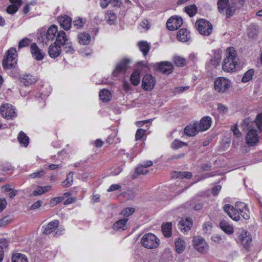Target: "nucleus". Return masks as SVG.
I'll use <instances>...</instances> for the list:
<instances>
[{
    "label": "nucleus",
    "mask_w": 262,
    "mask_h": 262,
    "mask_svg": "<svg viewBox=\"0 0 262 262\" xmlns=\"http://www.w3.org/2000/svg\"><path fill=\"white\" fill-rule=\"evenodd\" d=\"M234 135L236 137H239L241 135V133L237 127V126L235 125L234 126L233 128L231 129Z\"/></svg>",
    "instance_id": "obj_63"
},
{
    "label": "nucleus",
    "mask_w": 262,
    "mask_h": 262,
    "mask_svg": "<svg viewBox=\"0 0 262 262\" xmlns=\"http://www.w3.org/2000/svg\"><path fill=\"white\" fill-rule=\"evenodd\" d=\"M145 168L142 165H140L136 168V173L137 174H143L145 175L147 173L148 170L145 169Z\"/></svg>",
    "instance_id": "obj_53"
},
{
    "label": "nucleus",
    "mask_w": 262,
    "mask_h": 262,
    "mask_svg": "<svg viewBox=\"0 0 262 262\" xmlns=\"http://www.w3.org/2000/svg\"><path fill=\"white\" fill-rule=\"evenodd\" d=\"M30 49L33 57L36 60H41L43 58L45 53L39 49L35 43L31 44Z\"/></svg>",
    "instance_id": "obj_17"
},
{
    "label": "nucleus",
    "mask_w": 262,
    "mask_h": 262,
    "mask_svg": "<svg viewBox=\"0 0 262 262\" xmlns=\"http://www.w3.org/2000/svg\"><path fill=\"white\" fill-rule=\"evenodd\" d=\"M217 5L219 12L223 13L224 9L229 5V0H218Z\"/></svg>",
    "instance_id": "obj_37"
},
{
    "label": "nucleus",
    "mask_w": 262,
    "mask_h": 262,
    "mask_svg": "<svg viewBox=\"0 0 262 262\" xmlns=\"http://www.w3.org/2000/svg\"><path fill=\"white\" fill-rule=\"evenodd\" d=\"M61 52V46L55 43L51 44L48 49V54L52 58L57 57Z\"/></svg>",
    "instance_id": "obj_18"
},
{
    "label": "nucleus",
    "mask_w": 262,
    "mask_h": 262,
    "mask_svg": "<svg viewBox=\"0 0 262 262\" xmlns=\"http://www.w3.org/2000/svg\"><path fill=\"white\" fill-rule=\"evenodd\" d=\"M99 97L103 101H108L111 99V94L108 90L103 89L100 91Z\"/></svg>",
    "instance_id": "obj_35"
},
{
    "label": "nucleus",
    "mask_w": 262,
    "mask_h": 262,
    "mask_svg": "<svg viewBox=\"0 0 262 262\" xmlns=\"http://www.w3.org/2000/svg\"><path fill=\"white\" fill-rule=\"evenodd\" d=\"M18 8L19 7L18 6L12 4L7 7L6 11L9 14H13L17 12Z\"/></svg>",
    "instance_id": "obj_48"
},
{
    "label": "nucleus",
    "mask_w": 262,
    "mask_h": 262,
    "mask_svg": "<svg viewBox=\"0 0 262 262\" xmlns=\"http://www.w3.org/2000/svg\"><path fill=\"white\" fill-rule=\"evenodd\" d=\"M204 206L203 203L198 201V203L193 207V209L195 211L201 210Z\"/></svg>",
    "instance_id": "obj_58"
},
{
    "label": "nucleus",
    "mask_w": 262,
    "mask_h": 262,
    "mask_svg": "<svg viewBox=\"0 0 262 262\" xmlns=\"http://www.w3.org/2000/svg\"><path fill=\"white\" fill-rule=\"evenodd\" d=\"M127 221L128 219H124L116 222L113 225L114 229L119 230L120 229H123V230H125V228H124V227L126 226Z\"/></svg>",
    "instance_id": "obj_36"
},
{
    "label": "nucleus",
    "mask_w": 262,
    "mask_h": 262,
    "mask_svg": "<svg viewBox=\"0 0 262 262\" xmlns=\"http://www.w3.org/2000/svg\"><path fill=\"white\" fill-rule=\"evenodd\" d=\"M68 39L67 37L66 33L61 30L59 31L56 37V41L54 42L58 45L64 46L67 42H68Z\"/></svg>",
    "instance_id": "obj_21"
},
{
    "label": "nucleus",
    "mask_w": 262,
    "mask_h": 262,
    "mask_svg": "<svg viewBox=\"0 0 262 262\" xmlns=\"http://www.w3.org/2000/svg\"><path fill=\"white\" fill-rule=\"evenodd\" d=\"M182 24V19L181 17L172 16L168 19L166 26L168 30L173 31L180 28Z\"/></svg>",
    "instance_id": "obj_11"
},
{
    "label": "nucleus",
    "mask_w": 262,
    "mask_h": 262,
    "mask_svg": "<svg viewBox=\"0 0 262 262\" xmlns=\"http://www.w3.org/2000/svg\"><path fill=\"white\" fill-rule=\"evenodd\" d=\"M156 80L154 77L150 75H145L142 81V86L143 89L147 91H150L155 86Z\"/></svg>",
    "instance_id": "obj_10"
},
{
    "label": "nucleus",
    "mask_w": 262,
    "mask_h": 262,
    "mask_svg": "<svg viewBox=\"0 0 262 262\" xmlns=\"http://www.w3.org/2000/svg\"><path fill=\"white\" fill-rule=\"evenodd\" d=\"M120 4L119 0H100V5L102 8H105L109 5L112 7H118Z\"/></svg>",
    "instance_id": "obj_29"
},
{
    "label": "nucleus",
    "mask_w": 262,
    "mask_h": 262,
    "mask_svg": "<svg viewBox=\"0 0 262 262\" xmlns=\"http://www.w3.org/2000/svg\"><path fill=\"white\" fill-rule=\"evenodd\" d=\"M73 25L76 28H80L83 26V23L81 19H78L73 21Z\"/></svg>",
    "instance_id": "obj_62"
},
{
    "label": "nucleus",
    "mask_w": 262,
    "mask_h": 262,
    "mask_svg": "<svg viewBox=\"0 0 262 262\" xmlns=\"http://www.w3.org/2000/svg\"><path fill=\"white\" fill-rule=\"evenodd\" d=\"M196 125L197 123H193L187 125L184 129V134L189 137L195 136L199 132Z\"/></svg>",
    "instance_id": "obj_20"
},
{
    "label": "nucleus",
    "mask_w": 262,
    "mask_h": 262,
    "mask_svg": "<svg viewBox=\"0 0 262 262\" xmlns=\"http://www.w3.org/2000/svg\"><path fill=\"white\" fill-rule=\"evenodd\" d=\"M138 47L144 56H146L148 54L150 46L146 41H140L138 42Z\"/></svg>",
    "instance_id": "obj_34"
},
{
    "label": "nucleus",
    "mask_w": 262,
    "mask_h": 262,
    "mask_svg": "<svg viewBox=\"0 0 262 262\" xmlns=\"http://www.w3.org/2000/svg\"><path fill=\"white\" fill-rule=\"evenodd\" d=\"M212 226L210 223H206L203 226V231L205 233L209 234L211 231Z\"/></svg>",
    "instance_id": "obj_56"
},
{
    "label": "nucleus",
    "mask_w": 262,
    "mask_h": 262,
    "mask_svg": "<svg viewBox=\"0 0 262 262\" xmlns=\"http://www.w3.org/2000/svg\"><path fill=\"white\" fill-rule=\"evenodd\" d=\"M15 110V108L11 104L6 103L1 106L0 113L5 118L12 119L16 116Z\"/></svg>",
    "instance_id": "obj_8"
},
{
    "label": "nucleus",
    "mask_w": 262,
    "mask_h": 262,
    "mask_svg": "<svg viewBox=\"0 0 262 262\" xmlns=\"http://www.w3.org/2000/svg\"><path fill=\"white\" fill-rule=\"evenodd\" d=\"M195 25L198 32L203 35L209 36L212 32L211 24L205 19L197 20Z\"/></svg>",
    "instance_id": "obj_5"
},
{
    "label": "nucleus",
    "mask_w": 262,
    "mask_h": 262,
    "mask_svg": "<svg viewBox=\"0 0 262 262\" xmlns=\"http://www.w3.org/2000/svg\"><path fill=\"white\" fill-rule=\"evenodd\" d=\"M242 126L244 129L248 130L246 138L247 143L249 146L255 145L259 139L257 129L262 130V113L258 114L254 121L250 118H246L243 121Z\"/></svg>",
    "instance_id": "obj_1"
},
{
    "label": "nucleus",
    "mask_w": 262,
    "mask_h": 262,
    "mask_svg": "<svg viewBox=\"0 0 262 262\" xmlns=\"http://www.w3.org/2000/svg\"><path fill=\"white\" fill-rule=\"evenodd\" d=\"M52 188L51 185H47L45 186H37L36 189L34 190L31 194H30V197L40 195L42 194L50 191Z\"/></svg>",
    "instance_id": "obj_23"
},
{
    "label": "nucleus",
    "mask_w": 262,
    "mask_h": 262,
    "mask_svg": "<svg viewBox=\"0 0 262 262\" xmlns=\"http://www.w3.org/2000/svg\"><path fill=\"white\" fill-rule=\"evenodd\" d=\"M42 203V201L41 200H38L37 202H35L34 204H33L31 206V208L32 209H37L40 207Z\"/></svg>",
    "instance_id": "obj_61"
},
{
    "label": "nucleus",
    "mask_w": 262,
    "mask_h": 262,
    "mask_svg": "<svg viewBox=\"0 0 262 262\" xmlns=\"http://www.w3.org/2000/svg\"><path fill=\"white\" fill-rule=\"evenodd\" d=\"M193 245L195 250L200 253H205L208 249L207 243L202 237H194Z\"/></svg>",
    "instance_id": "obj_9"
},
{
    "label": "nucleus",
    "mask_w": 262,
    "mask_h": 262,
    "mask_svg": "<svg viewBox=\"0 0 262 262\" xmlns=\"http://www.w3.org/2000/svg\"><path fill=\"white\" fill-rule=\"evenodd\" d=\"M36 82V79L31 75H26L21 79V82L25 86H28Z\"/></svg>",
    "instance_id": "obj_31"
},
{
    "label": "nucleus",
    "mask_w": 262,
    "mask_h": 262,
    "mask_svg": "<svg viewBox=\"0 0 262 262\" xmlns=\"http://www.w3.org/2000/svg\"><path fill=\"white\" fill-rule=\"evenodd\" d=\"M18 140L20 144L23 145L25 147L27 146L29 142V138L23 132H20L18 136Z\"/></svg>",
    "instance_id": "obj_33"
},
{
    "label": "nucleus",
    "mask_w": 262,
    "mask_h": 262,
    "mask_svg": "<svg viewBox=\"0 0 262 262\" xmlns=\"http://www.w3.org/2000/svg\"><path fill=\"white\" fill-rule=\"evenodd\" d=\"M177 38L179 41L186 42L190 38L189 33L185 29H181L177 33Z\"/></svg>",
    "instance_id": "obj_27"
},
{
    "label": "nucleus",
    "mask_w": 262,
    "mask_h": 262,
    "mask_svg": "<svg viewBox=\"0 0 262 262\" xmlns=\"http://www.w3.org/2000/svg\"><path fill=\"white\" fill-rule=\"evenodd\" d=\"M198 201L195 198H192L191 200L186 202L184 204V207L187 209H192L193 207L198 203Z\"/></svg>",
    "instance_id": "obj_45"
},
{
    "label": "nucleus",
    "mask_w": 262,
    "mask_h": 262,
    "mask_svg": "<svg viewBox=\"0 0 262 262\" xmlns=\"http://www.w3.org/2000/svg\"><path fill=\"white\" fill-rule=\"evenodd\" d=\"M12 262H28V260L24 255L15 254L12 257Z\"/></svg>",
    "instance_id": "obj_38"
},
{
    "label": "nucleus",
    "mask_w": 262,
    "mask_h": 262,
    "mask_svg": "<svg viewBox=\"0 0 262 262\" xmlns=\"http://www.w3.org/2000/svg\"><path fill=\"white\" fill-rule=\"evenodd\" d=\"M121 186L119 184H113L112 185L110 188L108 189L107 191L111 192L113 191L116 190H118L121 188Z\"/></svg>",
    "instance_id": "obj_60"
},
{
    "label": "nucleus",
    "mask_w": 262,
    "mask_h": 262,
    "mask_svg": "<svg viewBox=\"0 0 262 262\" xmlns=\"http://www.w3.org/2000/svg\"><path fill=\"white\" fill-rule=\"evenodd\" d=\"M211 239L215 243H220L222 240V238L221 236L213 235L211 237Z\"/></svg>",
    "instance_id": "obj_64"
},
{
    "label": "nucleus",
    "mask_w": 262,
    "mask_h": 262,
    "mask_svg": "<svg viewBox=\"0 0 262 262\" xmlns=\"http://www.w3.org/2000/svg\"><path fill=\"white\" fill-rule=\"evenodd\" d=\"M130 62V60L127 58H124L120 61L117 65L116 69L113 72V75L117 76L121 73H125L127 69V65Z\"/></svg>",
    "instance_id": "obj_13"
},
{
    "label": "nucleus",
    "mask_w": 262,
    "mask_h": 262,
    "mask_svg": "<svg viewBox=\"0 0 262 262\" xmlns=\"http://www.w3.org/2000/svg\"><path fill=\"white\" fill-rule=\"evenodd\" d=\"M72 19L68 16H64L58 18L61 27L65 30H69L71 26Z\"/></svg>",
    "instance_id": "obj_24"
},
{
    "label": "nucleus",
    "mask_w": 262,
    "mask_h": 262,
    "mask_svg": "<svg viewBox=\"0 0 262 262\" xmlns=\"http://www.w3.org/2000/svg\"><path fill=\"white\" fill-rule=\"evenodd\" d=\"M220 226L221 228L227 233H232L233 232V228L230 226L227 223L222 222L220 223Z\"/></svg>",
    "instance_id": "obj_39"
},
{
    "label": "nucleus",
    "mask_w": 262,
    "mask_h": 262,
    "mask_svg": "<svg viewBox=\"0 0 262 262\" xmlns=\"http://www.w3.org/2000/svg\"><path fill=\"white\" fill-rule=\"evenodd\" d=\"M230 81L224 77H219L214 81V89L220 93L225 92L230 87Z\"/></svg>",
    "instance_id": "obj_7"
},
{
    "label": "nucleus",
    "mask_w": 262,
    "mask_h": 262,
    "mask_svg": "<svg viewBox=\"0 0 262 262\" xmlns=\"http://www.w3.org/2000/svg\"><path fill=\"white\" fill-rule=\"evenodd\" d=\"M140 74L138 71H135L130 76V81L132 83L137 86L138 85L140 81Z\"/></svg>",
    "instance_id": "obj_32"
},
{
    "label": "nucleus",
    "mask_w": 262,
    "mask_h": 262,
    "mask_svg": "<svg viewBox=\"0 0 262 262\" xmlns=\"http://www.w3.org/2000/svg\"><path fill=\"white\" fill-rule=\"evenodd\" d=\"M145 132V130L143 129L140 128L138 129L136 133V140H139L142 138L143 136L144 135V133Z\"/></svg>",
    "instance_id": "obj_55"
},
{
    "label": "nucleus",
    "mask_w": 262,
    "mask_h": 262,
    "mask_svg": "<svg viewBox=\"0 0 262 262\" xmlns=\"http://www.w3.org/2000/svg\"><path fill=\"white\" fill-rule=\"evenodd\" d=\"M64 50L66 53L73 54L75 50L73 48L71 42H67L65 45H64Z\"/></svg>",
    "instance_id": "obj_49"
},
{
    "label": "nucleus",
    "mask_w": 262,
    "mask_h": 262,
    "mask_svg": "<svg viewBox=\"0 0 262 262\" xmlns=\"http://www.w3.org/2000/svg\"><path fill=\"white\" fill-rule=\"evenodd\" d=\"M106 21L110 25H113L114 24L116 20V14L112 12H107L106 13Z\"/></svg>",
    "instance_id": "obj_41"
},
{
    "label": "nucleus",
    "mask_w": 262,
    "mask_h": 262,
    "mask_svg": "<svg viewBox=\"0 0 262 262\" xmlns=\"http://www.w3.org/2000/svg\"><path fill=\"white\" fill-rule=\"evenodd\" d=\"M16 50L10 49L7 52L3 60V67L4 69H11L15 67L17 62Z\"/></svg>",
    "instance_id": "obj_4"
},
{
    "label": "nucleus",
    "mask_w": 262,
    "mask_h": 262,
    "mask_svg": "<svg viewBox=\"0 0 262 262\" xmlns=\"http://www.w3.org/2000/svg\"><path fill=\"white\" fill-rule=\"evenodd\" d=\"M31 43V40L28 38H24L21 39L18 43V48L20 49L24 47H27Z\"/></svg>",
    "instance_id": "obj_50"
},
{
    "label": "nucleus",
    "mask_w": 262,
    "mask_h": 262,
    "mask_svg": "<svg viewBox=\"0 0 262 262\" xmlns=\"http://www.w3.org/2000/svg\"><path fill=\"white\" fill-rule=\"evenodd\" d=\"M224 210L232 220L236 221H238L240 220V212L233 206L229 204H226L224 207Z\"/></svg>",
    "instance_id": "obj_14"
},
{
    "label": "nucleus",
    "mask_w": 262,
    "mask_h": 262,
    "mask_svg": "<svg viewBox=\"0 0 262 262\" xmlns=\"http://www.w3.org/2000/svg\"><path fill=\"white\" fill-rule=\"evenodd\" d=\"M254 73V71L253 69H250L248 71H247L244 74L242 79V81L243 82H247L249 81L251 79H252Z\"/></svg>",
    "instance_id": "obj_40"
},
{
    "label": "nucleus",
    "mask_w": 262,
    "mask_h": 262,
    "mask_svg": "<svg viewBox=\"0 0 262 262\" xmlns=\"http://www.w3.org/2000/svg\"><path fill=\"white\" fill-rule=\"evenodd\" d=\"M135 212V209L132 207H127L123 209L121 212V214L124 216H128L132 215Z\"/></svg>",
    "instance_id": "obj_47"
},
{
    "label": "nucleus",
    "mask_w": 262,
    "mask_h": 262,
    "mask_svg": "<svg viewBox=\"0 0 262 262\" xmlns=\"http://www.w3.org/2000/svg\"><path fill=\"white\" fill-rule=\"evenodd\" d=\"M197 123V128L199 132L207 130L211 126L212 119L210 117H203L199 122Z\"/></svg>",
    "instance_id": "obj_15"
},
{
    "label": "nucleus",
    "mask_w": 262,
    "mask_h": 262,
    "mask_svg": "<svg viewBox=\"0 0 262 262\" xmlns=\"http://www.w3.org/2000/svg\"><path fill=\"white\" fill-rule=\"evenodd\" d=\"M44 174L43 170H40L37 172H33L29 175L31 178H40Z\"/></svg>",
    "instance_id": "obj_57"
},
{
    "label": "nucleus",
    "mask_w": 262,
    "mask_h": 262,
    "mask_svg": "<svg viewBox=\"0 0 262 262\" xmlns=\"http://www.w3.org/2000/svg\"><path fill=\"white\" fill-rule=\"evenodd\" d=\"M78 40L80 44L85 45L90 43L91 37L87 33H81L78 35Z\"/></svg>",
    "instance_id": "obj_28"
},
{
    "label": "nucleus",
    "mask_w": 262,
    "mask_h": 262,
    "mask_svg": "<svg viewBox=\"0 0 262 262\" xmlns=\"http://www.w3.org/2000/svg\"><path fill=\"white\" fill-rule=\"evenodd\" d=\"M192 176L191 172L188 171L179 172L177 174L178 178H186L190 179Z\"/></svg>",
    "instance_id": "obj_51"
},
{
    "label": "nucleus",
    "mask_w": 262,
    "mask_h": 262,
    "mask_svg": "<svg viewBox=\"0 0 262 262\" xmlns=\"http://www.w3.org/2000/svg\"><path fill=\"white\" fill-rule=\"evenodd\" d=\"M187 145V144L185 142L180 141L178 140H174L172 143L171 147L173 149H178Z\"/></svg>",
    "instance_id": "obj_46"
},
{
    "label": "nucleus",
    "mask_w": 262,
    "mask_h": 262,
    "mask_svg": "<svg viewBox=\"0 0 262 262\" xmlns=\"http://www.w3.org/2000/svg\"><path fill=\"white\" fill-rule=\"evenodd\" d=\"M172 224L171 223H166L162 226V230L164 236L169 237L171 235Z\"/></svg>",
    "instance_id": "obj_30"
},
{
    "label": "nucleus",
    "mask_w": 262,
    "mask_h": 262,
    "mask_svg": "<svg viewBox=\"0 0 262 262\" xmlns=\"http://www.w3.org/2000/svg\"><path fill=\"white\" fill-rule=\"evenodd\" d=\"M59 221L57 220L49 222L46 225L42 226L43 234L47 235L52 234L53 236L60 234L61 231H59L57 229Z\"/></svg>",
    "instance_id": "obj_6"
},
{
    "label": "nucleus",
    "mask_w": 262,
    "mask_h": 262,
    "mask_svg": "<svg viewBox=\"0 0 262 262\" xmlns=\"http://www.w3.org/2000/svg\"><path fill=\"white\" fill-rule=\"evenodd\" d=\"M179 226L181 230L187 231L189 230L192 226V220L190 218L182 219L179 222Z\"/></svg>",
    "instance_id": "obj_26"
},
{
    "label": "nucleus",
    "mask_w": 262,
    "mask_h": 262,
    "mask_svg": "<svg viewBox=\"0 0 262 262\" xmlns=\"http://www.w3.org/2000/svg\"><path fill=\"white\" fill-rule=\"evenodd\" d=\"M158 69L160 72L164 74H169L173 71V66L171 63L167 61L162 62L159 64Z\"/></svg>",
    "instance_id": "obj_19"
},
{
    "label": "nucleus",
    "mask_w": 262,
    "mask_h": 262,
    "mask_svg": "<svg viewBox=\"0 0 262 262\" xmlns=\"http://www.w3.org/2000/svg\"><path fill=\"white\" fill-rule=\"evenodd\" d=\"M140 243L144 248L152 249L159 246L160 239L155 234L148 233L143 236Z\"/></svg>",
    "instance_id": "obj_3"
},
{
    "label": "nucleus",
    "mask_w": 262,
    "mask_h": 262,
    "mask_svg": "<svg viewBox=\"0 0 262 262\" xmlns=\"http://www.w3.org/2000/svg\"><path fill=\"white\" fill-rule=\"evenodd\" d=\"M235 208L240 212L241 215L245 220L250 219L249 211L246 204L243 202H237L235 204Z\"/></svg>",
    "instance_id": "obj_16"
},
{
    "label": "nucleus",
    "mask_w": 262,
    "mask_h": 262,
    "mask_svg": "<svg viewBox=\"0 0 262 262\" xmlns=\"http://www.w3.org/2000/svg\"><path fill=\"white\" fill-rule=\"evenodd\" d=\"M240 240L244 247L248 248L252 242V238L248 232L244 231L240 235Z\"/></svg>",
    "instance_id": "obj_22"
},
{
    "label": "nucleus",
    "mask_w": 262,
    "mask_h": 262,
    "mask_svg": "<svg viewBox=\"0 0 262 262\" xmlns=\"http://www.w3.org/2000/svg\"><path fill=\"white\" fill-rule=\"evenodd\" d=\"M73 173L72 172H70L67 178L66 179V180L63 182V183L65 184L64 186L66 187H69L71 186V183L73 181Z\"/></svg>",
    "instance_id": "obj_54"
},
{
    "label": "nucleus",
    "mask_w": 262,
    "mask_h": 262,
    "mask_svg": "<svg viewBox=\"0 0 262 262\" xmlns=\"http://www.w3.org/2000/svg\"><path fill=\"white\" fill-rule=\"evenodd\" d=\"M186 12L190 16H193L197 12V7L195 5H191L190 7L185 8Z\"/></svg>",
    "instance_id": "obj_43"
},
{
    "label": "nucleus",
    "mask_w": 262,
    "mask_h": 262,
    "mask_svg": "<svg viewBox=\"0 0 262 262\" xmlns=\"http://www.w3.org/2000/svg\"><path fill=\"white\" fill-rule=\"evenodd\" d=\"M12 220L9 216H5L0 220V227H3L9 224Z\"/></svg>",
    "instance_id": "obj_52"
},
{
    "label": "nucleus",
    "mask_w": 262,
    "mask_h": 262,
    "mask_svg": "<svg viewBox=\"0 0 262 262\" xmlns=\"http://www.w3.org/2000/svg\"><path fill=\"white\" fill-rule=\"evenodd\" d=\"M176 251L178 253H182L186 248V242L180 237H178L174 242Z\"/></svg>",
    "instance_id": "obj_25"
},
{
    "label": "nucleus",
    "mask_w": 262,
    "mask_h": 262,
    "mask_svg": "<svg viewBox=\"0 0 262 262\" xmlns=\"http://www.w3.org/2000/svg\"><path fill=\"white\" fill-rule=\"evenodd\" d=\"M174 63L178 67H182L184 66L186 64V60L184 58L181 57L180 56H175L174 57Z\"/></svg>",
    "instance_id": "obj_44"
},
{
    "label": "nucleus",
    "mask_w": 262,
    "mask_h": 262,
    "mask_svg": "<svg viewBox=\"0 0 262 262\" xmlns=\"http://www.w3.org/2000/svg\"><path fill=\"white\" fill-rule=\"evenodd\" d=\"M7 206L6 200L4 198L0 199V212L2 211Z\"/></svg>",
    "instance_id": "obj_59"
},
{
    "label": "nucleus",
    "mask_w": 262,
    "mask_h": 262,
    "mask_svg": "<svg viewBox=\"0 0 262 262\" xmlns=\"http://www.w3.org/2000/svg\"><path fill=\"white\" fill-rule=\"evenodd\" d=\"M236 6V5H232L231 3L227 6L226 12L227 17L229 18L234 14Z\"/></svg>",
    "instance_id": "obj_42"
},
{
    "label": "nucleus",
    "mask_w": 262,
    "mask_h": 262,
    "mask_svg": "<svg viewBox=\"0 0 262 262\" xmlns=\"http://www.w3.org/2000/svg\"><path fill=\"white\" fill-rule=\"evenodd\" d=\"M58 32L57 27L55 25H52L48 29L45 35V37L42 39L43 43L45 42V45H47L48 41H53L56 37Z\"/></svg>",
    "instance_id": "obj_12"
},
{
    "label": "nucleus",
    "mask_w": 262,
    "mask_h": 262,
    "mask_svg": "<svg viewBox=\"0 0 262 262\" xmlns=\"http://www.w3.org/2000/svg\"><path fill=\"white\" fill-rule=\"evenodd\" d=\"M238 58L236 52L233 47L228 48L226 52V58L222 64V69L224 72H234L238 68Z\"/></svg>",
    "instance_id": "obj_2"
}]
</instances>
